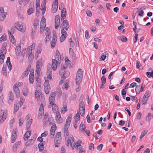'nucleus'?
Instances as JSON below:
<instances>
[{
  "label": "nucleus",
  "mask_w": 153,
  "mask_h": 153,
  "mask_svg": "<svg viewBox=\"0 0 153 153\" xmlns=\"http://www.w3.org/2000/svg\"><path fill=\"white\" fill-rule=\"evenodd\" d=\"M56 94L54 92H52L50 95V96L49 99V101L51 104V103H54L55 97Z\"/></svg>",
  "instance_id": "13"
},
{
  "label": "nucleus",
  "mask_w": 153,
  "mask_h": 153,
  "mask_svg": "<svg viewBox=\"0 0 153 153\" xmlns=\"http://www.w3.org/2000/svg\"><path fill=\"white\" fill-rule=\"evenodd\" d=\"M66 9L65 8H63L61 13V18L62 20H63L66 17Z\"/></svg>",
  "instance_id": "11"
},
{
  "label": "nucleus",
  "mask_w": 153,
  "mask_h": 153,
  "mask_svg": "<svg viewBox=\"0 0 153 153\" xmlns=\"http://www.w3.org/2000/svg\"><path fill=\"white\" fill-rule=\"evenodd\" d=\"M85 126L83 124V123L82 122L81 123L80 126V129L81 130H85Z\"/></svg>",
  "instance_id": "46"
},
{
  "label": "nucleus",
  "mask_w": 153,
  "mask_h": 153,
  "mask_svg": "<svg viewBox=\"0 0 153 153\" xmlns=\"http://www.w3.org/2000/svg\"><path fill=\"white\" fill-rule=\"evenodd\" d=\"M94 149V146L92 143H90L89 149L91 151H93Z\"/></svg>",
  "instance_id": "52"
},
{
  "label": "nucleus",
  "mask_w": 153,
  "mask_h": 153,
  "mask_svg": "<svg viewBox=\"0 0 153 153\" xmlns=\"http://www.w3.org/2000/svg\"><path fill=\"white\" fill-rule=\"evenodd\" d=\"M29 80L30 83H33L34 80V73L33 72L30 73L29 76Z\"/></svg>",
  "instance_id": "16"
},
{
  "label": "nucleus",
  "mask_w": 153,
  "mask_h": 153,
  "mask_svg": "<svg viewBox=\"0 0 153 153\" xmlns=\"http://www.w3.org/2000/svg\"><path fill=\"white\" fill-rule=\"evenodd\" d=\"M49 81L48 80H45V81L44 83V87H46L47 86H50V85L49 84Z\"/></svg>",
  "instance_id": "54"
},
{
  "label": "nucleus",
  "mask_w": 153,
  "mask_h": 153,
  "mask_svg": "<svg viewBox=\"0 0 153 153\" xmlns=\"http://www.w3.org/2000/svg\"><path fill=\"white\" fill-rule=\"evenodd\" d=\"M9 99L12 101L14 99V96L13 93L10 92L9 94Z\"/></svg>",
  "instance_id": "42"
},
{
  "label": "nucleus",
  "mask_w": 153,
  "mask_h": 153,
  "mask_svg": "<svg viewBox=\"0 0 153 153\" xmlns=\"http://www.w3.org/2000/svg\"><path fill=\"white\" fill-rule=\"evenodd\" d=\"M46 36L45 39V42L47 43V42L49 41V38L50 37V35H46Z\"/></svg>",
  "instance_id": "55"
},
{
  "label": "nucleus",
  "mask_w": 153,
  "mask_h": 153,
  "mask_svg": "<svg viewBox=\"0 0 153 153\" xmlns=\"http://www.w3.org/2000/svg\"><path fill=\"white\" fill-rule=\"evenodd\" d=\"M69 51L70 54L71 55V56L72 57H75V53L74 52L72 48H69Z\"/></svg>",
  "instance_id": "43"
},
{
  "label": "nucleus",
  "mask_w": 153,
  "mask_h": 153,
  "mask_svg": "<svg viewBox=\"0 0 153 153\" xmlns=\"http://www.w3.org/2000/svg\"><path fill=\"white\" fill-rule=\"evenodd\" d=\"M67 68L66 65H61V68L59 71V73L61 75H63L65 72V70Z\"/></svg>",
  "instance_id": "9"
},
{
  "label": "nucleus",
  "mask_w": 153,
  "mask_h": 153,
  "mask_svg": "<svg viewBox=\"0 0 153 153\" xmlns=\"http://www.w3.org/2000/svg\"><path fill=\"white\" fill-rule=\"evenodd\" d=\"M52 67L53 70H56L57 67V61L55 59H53L52 60Z\"/></svg>",
  "instance_id": "12"
},
{
  "label": "nucleus",
  "mask_w": 153,
  "mask_h": 153,
  "mask_svg": "<svg viewBox=\"0 0 153 153\" xmlns=\"http://www.w3.org/2000/svg\"><path fill=\"white\" fill-rule=\"evenodd\" d=\"M45 35H50L51 33V31L48 29V27H47L45 28Z\"/></svg>",
  "instance_id": "48"
},
{
  "label": "nucleus",
  "mask_w": 153,
  "mask_h": 153,
  "mask_svg": "<svg viewBox=\"0 0 153 153\" xmlns=\"http://www.w3.org/2000/svg\"><path fill=\"white\" fill-rule=\"evenodd\" d=\"M56 38L57 36L56 34V33L55 34H54L52 37V39L51 41H52V42H56L57 40Z\"/></svg>",
  "instance_id": "49"
},
{
  "label": "nucleus",
  "mask_w": 153,
  "mask_h": 153,
  "mask_svg": "<svg viewBox=\"0 0 153 153\" xmlns=\"http://www.w3.org/2000/svg\"><path fill=\"white\" fill-rule=\"evenodd\" d=\"M13 89L15 94H16V96L18 98L20 95V93L19 88L18 87H15L13 86Z\"/></svg>",
  "instance_id": "19"
},
{
  "label": "nucleus",
  "mask_w": 153,
  "mask_h": 153,
  "mask_svg": "<svg viewBox=\"0 0 153 153\" xmlns=\"http://www.w3.org/2000/svg\"><path fill=\"white\" fill-rule=\"evenodd\" d=\"M0 113L2 118L0 120V123H2L5 120L7 114L6 113H4V110H2L1 111Z\"/></svg>",
  "instance_id": "7"
},
{
  "label": "nucleus",
  "mask_w": 153,
  "mask_h": 153,
  "mask_svg": "<svg viewBox=\"0 0 153 153\" xmlns=\"http://www.w3.org/2000/svg\"><path fill=\"white\" fill-rule=\"evenodd\" d=\"M46 25V20L45 19L44 20H42L41 21L40 23V27L45 28Z\"/></svg>",
  "instance_id": "28"
},
{
  "label": "nucleus",
  "mask_w": 153,
  "mask_h": 153,
  "mask_svg": "<svg viewBox=\"0 0 153 153\" xmlns=\"http://www.w3.org/2000/svg\"><path fill=\"white\" fill-rule=\"evenodd\" d=\"M70 73L68 71H65L63 75L62 78L65 79L70 75Z\"/></svg>",
  "instance_id": "41"
},
{
  "label": "nucleus",
  "mask_w": 153,
  "mask_h": 153,
  "mask_svg": "<svg viewBox=\"0 0 153 153\" xmlns=\"http://www.w3.org/2000/svg\"><path fill=\"white\" fill-rule=\"evenodd\" d=\"M79 111L81 116H83L85 114V109H79Z\"/></svg>",
  "instance_id": "45"
},
{
  "label": "nucleus",
  "mask_w": 153,
  "mask_h": 153,
  "mask_svg": "<svg viewBox=\"0 0 153 153\" xmlns=\"http://www.w3.org/2000/svg\"><path fill=\"white\" fill-rule=\"evenodd\" d=\"M31 135V132L30 131H27L24 136V139L25 140H27Z\"/></svg>",
  "instance_id": "23"
},
{
  "label": "nucleus",
  "mask_w": 153,
  "mask_h": 153,
  "mask_svg": "<svg viewBox=\"0 0 153 153\" xmlns=\"http://www.w3.org/2000/svg\"><path fill=\"white\" fill-rule=\"evenodd\" d=\"M16 28L21 32L24 33L26 30V26L25 24L22 22H16L14 24Z\"/></svg>",
  "instance_id": "1"
},
{
  "label": "nucleus",
  "mask_w": 153,
  "mask_h": 153,
  "mask_svg": "<svg viewBox=\"0 0 153 153\" xmlns=\"http://www.w3.org/2000/svg\"><path fill=\"white\" fill-rule=\"evenodd\" d=\"M8 33L9 35V36L10 40L11 41V42H12L13 44L14 45H16V43L15 42V39L13 35L11 33V32L10 31H8Z\"/></svg>",
  "instance_id": "14"
},
{
  "label": "nucleus",
  "mask_w": 153,
  "mask_h": 153,
  "mask_svg": "<svg viewBox=\"0 0 153 153\" xmlns=\"http://www.w3.org/2000/svg\"><path fill=\"white\" fill-rule=\"evenodd\" d=\"M81 142L80 141H79L77 142L75 145V148L78 149H82V146H81Z\"/></svg>",
  "instance_id": "20"
},
{
  "label": "nucleus",
  "mask_w": 153,
  "mask_h": 153,
  "mask_svg": "<svg viewBox=\"0 0 153 153\" xmlns=\"http://www.w3.org/2000/svg\"><path fill=\"white\" fill-rule=\"evenodd\" d=\"M133 25L134 26V27L133 28V30L134 32L136 33L137 30L136 29H137V26L136 25V22H133Z\"/></svg>",
  "instance_id": "60"
},
{
  "label": "nucleus",
  "mask_w": 153,
  "mask_h": 153,
  "mask_svg": "<svg viewBox=\"0 0 153 153\" xmlns=\"http://www.w3.org/2000/svg\"><path fill=\"white\" fill-rule=\"evenodd\" d=\"M121 40L122 42H125L127 41V39L126 36H122V39Z\"/></svg>",
  "instance_id": "62"
},
{
  "label": "nucleus",
  "mask_w": 153,
  "mask_h": 153,
  "mask_svg": "<svg viewBox=\"0 0 153 153\" xmlns=\"http://www.w3.org/2000/svg\"><path fill=\"white\" fill-rule=\"evenodd\" d=\"M34 7L33 4L32 3H30L29 6V9L27 10V13L29 15H30L32 13H33L34 11Z\"/></svg>",
  "instance_id": "5"
},
{
  "label": "nucleus",
  "mask_w": 153,
  "mask_h": 153,
  "mask_svg": "<svg viewBox=\"0 0 153 153\" xmlns=\"http://www.w3.org/2000/svg\"><path fill=\"white\" fill-rule=\"evenodd\" d=\"M151 93V92L150 91H147L146 93L145 94L143 98L147 99H148V98L150 95Z\"/></svg>",
  "instance_id": "38"
},
{
  "label": "nucleus",
  "mask_w": 153,
  "mask_h": 153,
  "mask_svg": "<svg viewBox=\"0 0 153 153\" xmlns=\"http://www.w3.org/2000/svg\"><path fill=\"white\" fill-rule=\"evenodd\" d=\"M103 146V145L102 144H100L97 147V149L100 151L102 150Z\"/></svg>",
  "instance_id": "64"
},
{
  "label": "nucleus",
  "mask_w": 153,
  "mask_h": 153,
  "mask_svg": "<svg viewBox=\"0 0 153 153\" xmlns=\"http://www.w3.org/2000/svg\"><path fill=\"white\" fill-rule=\"evenodd\" d=\"M56 127L55 125H53L51 127L50 131V136L51 138H53L55 134V132Z\"/></svg>",
  "instance_id": "6"
},
{
  "label": "nucleus",
  "mask_w": 153,
  "mask_h": 153,
  "mask_svg": "<svg viewBox=\"0 0 153 153\" xmlns=\"http://www.w3.org/2000/svg\"><path fill=\"white\" fill-rule=\"evenodd\" d=\"M83 77V73L81 69L79 68L78 70L76 76V83L77 85L79 84L82 81Z\"/></svg>",
  "instance_id": "2"
},
{
  "label": "nucleus",
  "mask_w": 153,
  "mask_h": 153,
  "mask_svg": "<svg viewBox=\"0 0 153 153\" xmlns=\"http://www.w3.org/2000/svg\"><path fill=\"white\" fill-rule=\"evenodd\" d=\"M55 20V28L56 29H57L58 28L60 23L59 16L58 15H56Z\"/></svg>",
  "instance_id": "3"
},
{
  "label": "nucleus",
  "mask_w": 153,
  "mask_h": 153,
  "mask_svg": "<svg viewBox=\"0 0 153 153\" xmlns=\"http://www.w3.org/2000/svg\"><path fill=\"white\" fill-rule=\"evenodd\" d=\"M35 96L36 98L38 99L39 97V92L37 90L35 92Z\"/></svg>",
  "instance_id": "50"
},
{
  "label": "nucleus",
  "mask_w": 153,
  "mask_h": 153,
  "mask_svg": "<svg viewBox=\"0 0 153 153\" xmlns=\"http://www.w3.org/2000/svg\"><path fill=\"white\" fill-rule=\"evenodd\" d=\"M18 131L17 129V128H15L14 129H13V131L12 132V138L13 137L16 138L17 136V132Z\"/></svg>",
  "instance_id": "26"
},
{
  "label": "nucleus",
  "mask_w": 153,
  "mask_h": 153,
  "mask_svg": "<svg viewBox=\"0 0 153 153\" xmlns=\"http://www.w3.org/2000/svg\"><path fill=\"white\" fill-rule=\"evenodd\" d=\"M44 107L42 103L41 104L40 106L39 109V111L41 112L44 111Z\"/></svg>",
  "instance_id": "61"
},
{
  "label": "nucleus",
  "mask_w": 153,
  "mask_h": 153,
  "mask_svg": "<svg viewBox=\"0 0 153 153\" xmlns=\"http://www.w3.org/2000/svg\"><path fill=\"white\" fill-rule=\"evenodd\" d=\"M65 29L62 28L61 30V33L62 34L64 35L65 36H67V32L65 31Z\"/></svg>",
  "instance_id": "51"
},
{
  "label": "nucleus",
  "mask_w": 153,
  "mask_h": 153,
  "mask_svg": "<svg viewBox=\"0 0 153 153\" xmlns=\"http://www.w3.org/2000/svg\"><path fill=\"white\" fill-rule=\"evenodd\" d=\"M34 141L33 139L29 140L26 143L25 145L27 146H29L32 145L34 143Z\"/></svg>",
  "instance_id": "22"
},
{
  "label": "nucleus",
  "mask_w": 153,
  "mask_h": 153,
  "mask_svg": "<svg viewBox=\"0 0 153 153\" xmlns=\"http://www.w3.org/2000/svg\"><path fill=\"white\" fill-rule=\"evenodd\" d=\"M58 9V6L52 5L51 11L53 13H55L56 12Z\"/></svg>",
  "instance_id": "40"
},
{
  "label": "nucleus",
  "mask_w": 153,
  "mask_h": 153,
  "mask_svg": "<svg viewBox=\"0 0 153 153\" xmlns=\"http://www.w3.org/2000/svg\"><path fill=\"white\" fill-rule=\"evenodd\" d=\"M145 85L144 83H143L141 84L140 85V91L141 92L143 91L144 88L145 87Z\"/></svg>",
  "instance_id": "59"
},
{
  "label": "nucleus",
  "mask_w": 153,
  "mask_h": 153,
  "mask_svg": "<svg viewBox=\"0 0 153 153\" xmlns=\"http://www.w3.org/2000/svg\"><path fill=\"white\" fill-rule=\"evenodd\" d=\"M1 13L0 15V19L1 21H3L6 18V16L7 15V13L5 12H4V11L1 12Z\"/></svg>",
  "instance_id": "24"
},
{
  "label": "nucleus",
  "mask_w": 153,
  "mask_h": 153,
  "mask_svg": "<svg viewBox=\"0 0 153 153\" xmlns=\"http://www.w3.org/2000/svg\"><path fill=\"white\" fill-rule=\"evenodd\" d=\"M23 85L22 82H19L18 83H16L14 85V86L18 87L19 86H21Z\"/></svg>",
  "instance_id": "58"
},
{
  "label": "nucleus",
  "mask_w": 153,
  "mask_h": 153,
  "mask_svg": "<svg viewBox=\"0 0 153 153\" xmlns=\"http://www.w3.org/2000/svg\"><path fill=\"white\" fill-rule=\"evenodd\" d=\"M70 138L71 139L68 138L66 142V145L68 146H69V144H70V145L71 146H72V143L74 141V138L72 136V135H70Z\"/></svg>",
  "instance_id": "8"
},
{
  "label": "nucleus",
  "mask_w": 153,
  "mask_h": 153,
  "mask_svg": "<svg viewBox=\"0 0 153 153\" xmlns=\"http://www.w3.org/2000/svg\"><path fill=\"white\" fill-rule=\"evenodd\" d=\"M6 68V65H4L2 70V73L4 75H7Z\"/></svg>",
  "instance_id": "32"
},
{
  "label": "nucleus",
  "mask_w": 153,
  "mask_h": 153,
  "mask_svg": "<svg viewBox=\"0 0 153 153\" xmlns=\"http://www.w3.org/2000/svg\"><path fill=\"white\" fill-rule=\"evenodd\" d=\"M67 36H65L63 34H62L60 38V40L61 42H63Z\"/></svg>",
  "instance_id": "47"
},
{
  "label": "nucleus",
  "mask_w": 153,
  "mask_h": 153,
  "mask_svg": "<svg viewBox=\"0 0 153 153\" xmlns=\"http://www.w3.org/2000/svg\"><path fill=\"white\" fill-rule=\"evenodd\" d=\"M135 91L137 94H139L141 92L140 86L139 85H136L135 89Z\"/></svg>",
  "instance_id": "27"
},
{
  "label": "nucleus",
  "mask_w": 153,
  "mask_h": 153,
  "mask_svg": "<svg viewBox=\"0 0 153 153\" xmlns=\"http://www.w3.org/2000/svg\"><path fill=\"white\" fill-rule=\"evenodd\" d=\"M44 87V90L45 93L46 94H48L51 89L50 86H48Z\"/></svg>",
  "instance_id": "36"
},
{
  "label": "nucleus",
  "mask_w": 153,
  "mask_h": 153,
  "mask_svg": "<svg viewBox=\"0 0 153 153\" xmlns=\"http://www.w3.org/2000/svg\"><path fill=\"white\" fill-rule=\"evenodd\" d=\"M46 114H47L45 113L44 115V117L43 123H44V124H45V123H47L49 121V118H48V115H46Z\"/></svg>",
  "instance_id": "33"
},
{
  "label": "nucleus",
  "mask_w": 153,
  "mask_h": 153,
  "mask_svg": "<svg viewBox=\"0 0 153 153\" xmlns=\"http://www.w3.org/2000/svg\"><path fill=\"white\" fill-rule=\"evenodd\" d=\"M79 109H85V105L83 101H81L79 103Z\"/></svg>",
  "instance_id": "39"
},
{
  "label": "nucleus",
  "mask_w": 153,
  "mask_h": 153,
  "mask_svg": "<svg viewBox=\"0 0 153 153\" xmlns=\"http://www.w3.org/2000/svg\"><path fill=\"white\" fill-rule=\"evenodd\" d=\"M69 25L67 20H64L60 26L61 28H63L67 30L69 27Z\"/></svg>",
  "instance_id": "4"
},
{
  "label": "nucleus",
  "mask_w": 153,
  "mask_h": 153,
  "mask_svg": "<svg viewBox=\"0 0 153 153\" xmlns=\"http://www.w3.org/2000/svg\"><path fill=\"white\" fill-rule=\"evenodd\" d=\"M60 117H61V116L59 111H57L56 114V120L58 118H59Z\"/></svg>",
  "instance_id": "56"
},
{
  "label": "nucleus",
  "mask_w": 153,
  "mask_h": 153,
  "mask_svg": "<svg viewBox=\"0 0 153 153\" xmlns=\"http://www.w3.org/2000/svg\"><path fill=\"white\" fill-rule=\"evenodd\" d=\"M61 137H59L57 138V137H55L54 139V143H55V147H58V144H59L61 142Z\"/></svg>",
  "instance_id": "17"
},
{
  "label": "nucleus",
  "mask_w": 153,
  "mask_h": 153,
  "mask_svg": "<svg viewBox=\"0 0 153 153\" xmlns=\"http://www.w3.org/2000/svg\"><path fill=\"white\" fill-rule=\"evenodd\" d=\"M41 62L39 61H38L36 62V71L37 74L38 75L39 74L40 71V65Z\"/></svg>",
  "instance_id": "10"
},
{
  "label": "nucleus",
  "mask_w": 153,
  "mask_h": 153,
  "mask_svg": "<svg viewBox=\"0 0 153 153\" xmlns=\"http://www.w3.org/2000/svg\"><path fill=\"white\" fill-rule=\"evenodd\" d=\"M71 115H69L67 117L66 121V124H68V126H69L70 124L71 123Z\"/></svg>",
  "instance_id": "35"
},
{
  "label": "nucleus",
  "mask_w": 153,
  "mask_h": 153,
  "mask_svg": "<svg viewBox=\"0 0 153 153\" xmlns=\"http://www.w3.org/2000/svg\"><path fill=\"white\" fill-rule=\"evenodd\" d=\"M29 71L28 69H26L25 71H24L22 75V77L23 78L27 76L28 74Z\"/></svg>",
  "instance_id": "37"
},
{
  "label": "nucleus",
  "mask_w": 153,
  "mask_h": 153,
  "mask_svg": "<svg viewBox=\"0 0 153 153\" xmlns=\"http://www.w3.org/2000/svg\"><path fill=\"white\" fill-rule=\"evenodd\" d=\"M7 45V44L6 42H4L3 43L2 45V47L1 48V50L0 51V53H3V51H2V49H3L4 51V52L6 53V48L5 47Z\"/></svg>",
  "instance_id": "25"
},
{
  "label": "nucleus",
  "mask_w": 153,
  "mask_h": 153,
  "mask_svg": "<svg viewBox=\"0 0 153 153\" xmlns=\"http://www.w3.org/2000/svg\"><path fill=\"white\" fill-rule=\"evenodd\" d=\"M101 81L102 83L105 84L106 82V79L105 77L103 76L101 78Z\"/></svg>",
  "instance_id": "57"
},
{
  "label": "nucleus",
  "mask_w": 153,
  "mask_h": 153,
  "mask_svg": "<svg viewBox=\"0 0 153 153\" xmlns=\"http://www.w3.org/2000/svg\"><path fill=\"white\" fill-rule=\"evenodd\" d=\"M21 51V47L20 45H18L16 46L15 49V52L16 55L19 56V55Z\"/></svg>",
  "instance_id": "15"
},
{
  "label": "nucleus",
  "mask_w": 153,
  "mask_h": 153,
  "mask_svg": "<svg viewBox=\"0 0 153 153\" xmlns=\"http://www.w3.org/2000/svg\"><path fill=\"white\" fill-rule=\"evenodd\" d=\"M7 65H8V68L10 71L11 70L12 68V65L10 62V58L8 57L6 61Z\"/></svg>",
  "instance_id": "21"
},
{
  "label": "nucleus",
  "mask_w": 153,
  "mask_h": 153,
  "mask_svg": "<svg viewBox=\"0 0 153 153\" xmlns=\"http://www.w3.org/2000/svg\"><path fill=\"white\" fill-rule=\"evenodd\" d=\"M33 54L32 53H31L29 55L28 60L29 62H32L33 59Z\"/></svg>",
  "instance_id": "34"
},
{
  "label": "nucleus",
  "mask_w": 153,
  "mask_h": 153,
  "mask_svg": "<svg viewBox=\"0 0 153 153\" xmlns=\"http://www.w3.org/2000/svg\"><path fill=\"white\" fill-rule=\"evenodd\" d=\"M36 27H35V28H32L31 30V32L30 33V34L32 38L33 39L35 37L36 32Z\"/></svg>",
  "instance_id": "18"
},
{
  "label": "nucleus",
  "mask_w": 153,
  "mask_h": 153,
  "mask_svg": "<svg viewBox=\"0 0 153 153\" xmlns=\"http://www.w3.org/2000/svg\"><path fill=\"white\" fill-rule=\"evenodd\" d=\"M147 131L146 132L145 130H144L143 131V132L141 133V134L140 135V140H141L144 137V136L146 135V134L147 133Z\"/></svg>",
  "instance_id": "44"
},
{
  "label": "nucleus",
  "mask_w": 153,
  "mask_h": 153,
  "mask_svg": "<svg viewBox=\"0 0 153 153\" xmlns=\"http://www.w3.org/2000/svg\"><path fill=\"white\" fill-rule=\"evenodd\" d=\"M64 103H63V107L61 110V112L62 113H64L67 111V108L65 104Z\"/></svg>",
  "instance_id": "29"
},
{
  "label": "nucleus",
  "mask_w": 153,
  "mask_h": 153,
  "mask_svg": "<svg viewBox=\"0 0 153 153\" xmlns=\"http://www.w3.org/2000/svg\"><path fill=\"white\" fill-rule=\"evenodd\" d=\"M76 94H74L71 97V100L72 101H74L76 99Z\"/></svg>",
  "instance_id": "63"
},
{
  "label": "nucleus",
  "mask_w": 153,
  "mask_h": 153,
  "mask_svg": "<svg viewBox=\"0 0 153 153\" xmlns=\"http://www.w3.org/2000/svg\"><path fill=\"white\" fill-rule=\"evenodd\" d=\"M57 93L58 94L57 96L59 98L62 95V91L59 89H58L57 90Z\"/></svg>",
  "instance_id": "53"
},
{
  "label": "nucleus",
  "mask_w": 153,
  "mask_h": 153,
  "mask_svg": "<svg viewBox=\"0 0 153 153\" xmlns=\"http://www.w3.org/2000/svg\"><path fill=\"white\" fill-rule=\"evenodd\" d=\"M19 105L18 104H15L14 106V110L13 111V113L15 114L19 110Z\"/></svg>",
  "instance_id": "31"
},
{
  "label": "nucleus",
  "mask_w": 153,
  "mask_h": 153,
  "mask_svg": "<svg viewBox=\"0 0 153 153\" xmlns=\"http://www.w3.org/2000/svg\"><path fill=\"white\" fill-rule=\"evenodd\" d=\"M39 149L40 151H42L44 149L43 143H40L39 144Z\"/></svg>",
  "instance_id": "30"
}]
</instances>
